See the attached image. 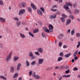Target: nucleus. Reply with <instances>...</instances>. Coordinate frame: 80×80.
Wrapping results in <instances>:
<instances>
[{
	"instance_id": "nucleus-1",
	"label": "nucleus",
	"mask_w": 80,
	"mask_h": 80,
	"mask_svg": "<svg viewBox=\"0 0 80 80\" xmlns=\"http://www.w3.org/2000/svg\"><path fill=\"white\" fill-rule=\"evenodd\" d=\"M68 6H71L72 5V4L70 2H66V5H64V8L66 9V10L68 11L69 13L70 14H72V11H71L70 9H68L69 8L68 7Z\"/></svg>"
},
{
	"instance_id": "nucleus-2",
	"label": "nucleus",
	"mask_w": 80,
	"mask_h": 80,
	"mask_svg": "<svg viewBox=\"0 0 80 80\" xmlns=\"http://www.w3.org/2000/svg\"><path fill=\"white\" fill-rule=\"evenodd\" d=\"M12 53L13 52H10L9 54L6 57L5 59L6 62H8L10 60V59H11V56H12Z\"/></svg>"
},
{
	"instance_id": "nucleus-3",
	"label": "nucleus",
	"mask_w": 80,
	"mask_h": 80,
	"mask_svg": "<svg viewBox=\"0 0 80 80\" xmlns=\"http://www.w3.org/2000/svg\"><path fill=\"white\" fill-rule=\"evenodd\" d=\"M62 18H61L60 19L62 22H65V18H67V16L64 14H63L62 15Z\"/></svg>"
},
{
	"instance_id": "nucleus-4",
	"label": "nucleus",
	"mask_w": 80,
	"mask_h": 80,
	"mask_svg": "<svg viewBox=\"0 0 80 80\" xmlns=\"http://www.w3.org/2000/svg\"><path fill=\"white\" fill-rule=\"evenodd\" d=\"M25 10L23 9H21L19 11V15H22V14H23L24 13H25Z\"/></svg>"
},
{
	"instance_id": "nucleus-5",
	"label": "nucleus",
	"mask_w": 80,
	"mask_h": 80,
	"mask_svg": "<svg viewBox=\"0 0 80 80\" xmlns=\"http://www.w3.org/2000/svg\"><path fill=\"white\" fill-rule=\"evenodd\" d=\"M53 27L51 24H49V30L50 32H52L53 31Z\"/></svg>"
},
{
	"instance_id": "nucleus-6",
	"label": "nucleus",
	"mask_w": 80,
	"mask_h": 80,
	"mask_svg": "<svg viewBox=\"0 0 80 80\" xmlns=\"http://www.w3.org/2000/svg\"><path fill=\"white\" fill-rule=\"evenodd\" d=\"M57 17V15L56 14H53L50 15L49 16V18L50 19H53L54 18H56Z\"/></svg>"
},
{
	"instance_id": "nucleus-7",
	"label": "nucleus",
	"mask_w": 80,
	"mask_h": 80,
	"mask_svg": "<svg viewBox=\"0 0 80 80\" xmlns=\"http://www.w3.org/2000/svg\"><path fill=\"white\" fill-rule=\"evenodd\" d=\"M26 5L27 4L25 2H23L21 4H20L19 6L21 8V7H25Z\"/></svg>"
},
{
	"instance_id": "nucleus-8",
	"label": "nucleus",
	"mask_w": 80,
	"mask_h": 80,
	"mask_svg": "<svg viewBox=\"0 0 80 80\" xmlns=\"http://www.w3.org/2000/svg\"><path fill=\"white\" fill-rule=\"evenodd\" d=\"M43 29L44 31V32H47V33H49V32H50L49 30H48V29L47 28H46V27H43Z\"/></svg>"
},
{
	"instance_id": "nucleus-9",
	"label": "nucleus",
	"mask_w": 80,
	"mask_h": 80,
	"mask_svg": "<svg viewBox=\"0 0 80 80\" xmlns=\"http://www.w3.org/2000/svg\"><path fill=\"white\" fill-rule=\"evenodd\" d=\"M0 21L2 23H5V19L2 17H0Z\"/></svg>"
},
{
	"instance_id": "nucleus-10",
	"label": "nucleus",
	"mask_w": 80,
	"mask_h": 80,
	"mask_svg": "<svg viewBox=\"0 0 80 80\" xmlns=\"http://www.w3.org/2000/svg\"><path fill=\"white\" fill-rule=\"evenodd\" d=\"M31 7L33 9V10H36L37 9V7H36V6L34 5L33 4L31 3Z\"/></svg>"
},
{
	"instance_id": "nucleus-11",
	"label": "nucleus",
	"mask_w": 80,
	"mask_h": 80,
	"mask_svg": "<svg viewBox=\"0 0 80 80\" xmlns=\"http://www.w3.org/2000/svg\"><path fill=\"white\" fill-rule=\"evenodd\" d=\"M43 62V59H40L38 60V64H42Z\"/></svg>"
},
{
	"instance_id": "nucleus-12",
	"label": "nucleus",
	"mask_w": 80,
	"mask_h": 80,
	"mask_svg": "<svg viewBox=\"0 0 80 80\" xmlns=\"http://www.w3.org/2000/svg\"><path fill=\"white\" fill-rule=\"evenodd\" d=\"M19 35L21 38H25V35L22 33H19Z\"/></svg>"
},
{
	"instance_id": "nucleus-13",
	"label": "nucleus",
	"mask_w": 80,
	"mask_h": 80,
	"mask_svg": "<svg viewBox=\"0 0 80 80\" xmlns=\"http://www.w3.org/2000/svg\"><path fill=\"white\" fill-rule=\"evenodd\" d=\"M22 66V65L20 63H19L17 66V69L18 70H19L20 68V67Z\"/></svg>"
},
{
	"instance_id": "nucleus-14",
	"label": "nucleus",
	"mask_w": 80,
	"mask_h": 80,
	"mask_svg": "<svg viewBox=\"0 0 80 80\" xmlns=\"http://www.w3.org/2000/svg\"><path fill=\"white\" fill-rule=\"evenodd\" d=\"M71 19H68L67 20L66 23V25H69V24H70V23L71 22Z\"/></svg>"
},
{
	"instance_id": "nucleus-15",
	"label": "nucleus",
	"mask_w": 80,
	"mask_h": 80,
	"mask_svg": "<svg viewBox=\"0 0 80 80\" xmlns=\"http://www.w3.org/2000/svg\"><path fill=\"white\" fill-rule=\"evenodd\" d=\"M78 50H77L74 53L73 57H76L77 55L78 54Z\"/></svg>"
},
{
	"instance_id": "nucleus-16",
	"label": "nucleus",
	"mask_w": 80,
	"mask_h": 80,
	"mask_svg": "<svg viewBox=\"0 0 80 80\" xmlns=\"http://www.w3.org/2000/svg\"><path fill=\"white\" fill-rule=\"evenodd\" d=\"M38 51L40 52V53H42L43 52V49L42 48H39L38 49Z\"/></svg>"
},
{
	"instance_id": "nucleus-17",
	"label": "nucleus",
	"mask_w": 80,
	"mask_h": 80,
	"mask_svg": "<svg viewBox=\"0 0 80 80\" xmlns=\"http://www.w3.org/2000/svg\"><path fill=\"white\" fill-rule=\"evenodd\" d=\"M38 13L39 15H42L43 14L42 12L40 10H38Z\"/></svg>"
},
{
	"instance_id": "nucleus-18",
	"label": "nucleus",
	"mask_w": 80,
	"mask_h": 80,
	"mask_svg": "<svg viewBox=\"0 0 80 80\" xmlns=\"http://www.w3.org/2000/svg\"><path fill=\"white\" fill-rule=\"evenodd\" d=\"M70 55H71V53H69L66 54L65 55V57L66 58H68V57H69V56H70Z\"/></svg>"
},
{
	"instance_id": "nucleus-19",
	"label": "nucleus",
	"mask_w": 80,
	"mask_h": 80,
	"mask_svg": "<svg viewBox=\"0 0 80 80\" xmlns=\"http://www.w3.org/2000/svg\"><path fill=\"white\" fill-rule=\"evenodd\" d=\"M0 78H1V79H3L4 80H6L7 78L5 77H4L3 76H0Z\"/></svg>"
},
{
	"instance_id": "nucleus-20",
	"label": "nucleus",
	"mask_w": 80,
	"mask_h": 80,
	"mask_svg": "<svg viewBox=\"0 0 80 80\" xmlns=\"http://www.w3.org/2000/svg\"><path fill=\"white\" fill-rule=\"evenodd\" d=\"M18 73H16L14 74V75L12 77V78H16V77H17V76H18Z\"/></svg>"
},
{
	"instance_id": "nucleus-21",
	"label": "nucleus",
	"mask_w": 80,
	"mask_h": 80,
	"mask_svg": "<svg viewBox=\"0 0 80 80\" xmlns=\"http://www.w3.org/2000/svg\"><path fill=\"white\" fill-rule=\"evenodd\" d=\"M16 23L18 27H19L21 25V22L20 21H17Z\"/></svg>"
},
{
	"instance_id": "nucleus-22",
	"label": "nucleus",
	"mask_w": 80,
	"mask_h": 80,
	"mask_svg": "<svg viewBox=\"0 0 80 80\" xmlns=\"http://www.w3.org/2000/svg\"><path fill=\"white\" fill-rule=\"evenodd\" d=\"M70 75H63L62 76V77H63V78H68V77H70Z\"/></svg>"
},
{
	"instance_id": "nucleus-23",
	"label": "nucleus",
	"mask_w": 80,
	"mask_h": 80,
	"mask_svg": "<svg viewBox=\"0 0 80 80\" xmlns=\"http://www.w3.org/2000/svg\"><path fill=\"white\" fill-rule=\"evenodd\" d=\"M63 60V58L59 57L58 59V62H60V61Z\"/></svg>"
},
{
	"instance_id": "nucleus-24",
	"label": "nucleus",
	"mask_w": 80,
	"mask_h": 80,
	"mask_svg": "<svg viewBox=\"0 0 80 80\" xmlns=\"http://www.w3.org/2000/svg\"><path fill=\"white\" fill-rule=\"evenodd\" d=\"M34 77V78H35L36 79H38L40 78V76L38 75H36Z\"/></svg>"
},
{
	"instance_id": "nucleus-25",
	"label": "nucleus",
	"mask_w": 80,
	"mask_h": 80,
	"mask_svg": "<svg viewBox=\"0 0 80 80\" xmlns=\"http://www.w3.org/2000/svg\"><path fill=\"white\" fill-rule=\"evenodd\" d=\"M18 58H18V57H14V60L15 62H16V61H17V60H18Z\"/></svg>"
},
{
	"instance_id": "nucleus-26",
	"label": "nucleus",
	"mask_w": 80,
	"mask_h": 80,
	"mask_svg": "<svg viewBox=\"0 0 80 80\" xmlns=\"http://www.w3.org/2000/svg\"><path fill=\"white\" fill-rule=\"evenodd\" d=\"M74 13H79V12H80V11L78 9H76L74 10Z\"/></svg>"
},
{
	"instance_id": "nucleus-27",
	"label": "nucleus",
	"mask_w": 80,
	"mask_h": 80,
	"mask_svg": "<svg viewBox=\"0 0 80 80\" xmlns=\"http://www.w3.org/2000/svg\"><path fill=\"white\" fill-rule=\"evenodd\" d=\"M31 64V65H35L36 64V61H34L32 62Z\"/></svg>"
},
{
	"instance_id": "nucleus-28",
	"label": "nucleus",
	"mask_w": 80,
	"mask_h": 80,
	"mask_svg": "<svg viewBox=\"0 0 80 80\" xmlns=\"http://www.w3.org/2000/svg\"><path fill=\"white\" fill-rule=\"evenodd\" d=\"M32 55H33V52H30L29 53V56L30 57H32Z\"/></svg>"
},
{
	"instance_id": "nucleus-29",
	"label": "nucleus",
	"mask_w": 80,
	"mask_h": 80,
	"mask_svg": "<svg viewBox=\"0 0 80 80\" xmlns=\"http://www.w3.org/2000/svg\"><path fill=\"white\" fill-rule=\"evenodd\" d=\"M26 64L27 67H29V66H30V63H29V62H28V61H26Z\"/></svg>"
},
{
	"instance_id": "nucleus-30",
	"label": "nucleus",
	"mask_w": 80,
	"mask_h": 80,
	"mask_svg": "<svg viewBox=\"0 0 80 80\" xmlns=\"http://www.w3.org/2000/svg\"><path fill=\"white\" fill-rule=\"evenodd\" d=\"M28 33L29 35L30 36H31V37H34V35H33V34L32 33H31L30 32H28Z\"/></svg>"
},
{
	"instance_id": "nucleus-31",
	"label": "nucleus",
	"mask_w": 80,
	"mask_h": 80,
	"mask_svg": "<svg viewBox=\"0 0 80 80\" xmlns=\"http://www.w3.org/2000/svg\"><path fill=\"white\" fill-rule=\"evenodd\" d=\"M38 32V29H37L33 30V33H37Z\"/></svg>"
},
{
	"instance_id": "nucleus-32",
	"label": "nucleus",
	"mask_w": 80,
	"mask_h": 80,
	"mask_svg": "<svg viewBox=\"0 0 80 80\" xmlns=\"http://www.w3.org/2000/svg\"><path fill=\"white\" fill-rule=\"evenodd\" d=\"M0 48H3V43L2 42H0Z\"/></svg>"
},
{
	"instance_id": "nucleus-33",
	"label": "nucleus",
	"mask_w": 80,
	"mask_h": 80,
	"mask_svg": "<svg viewBox=\"0 0 80 80\" xmlns=\"http://www.w3.org/2000/svg\"><path fill=\"white\" fill-rule=\"evenodd\" d=\"M14 71V68H13V67H11V72H13Z\"/></svg>"
},
{
	"instance_id": "nucleus-34",
	"label": "nucleus",
	"mask_w": 80,
	"mask_h": 80,
	"mask_svg": "<svg viewBox=\"0 0 80 80\" xmlns=\"http://www.w3.org/2000/svg\"><path fill=\"white\" fill-rule=\"evenodd\" d=\"M28 11H29L30 12H32V8H31V7H28Z\"/></svg>"
},
{
	"instance_id": "nucleus-35",
	"label": "nucleus",
	"mask_w": 80,
	"mask_h": 80,
	"mask_svg": "<svg viewBox=\"0 0 80 80\" xmlns=\"http://www.w3.org/2000/svg\"><path fill=\"white\" fill-rule=\"evenodd\" d=\"M74 33H75V31H74V30H73L71 31V35H74Z\"/></svg>"
},
{
	"instance_id": "nucleus-36",
	"label": "nucleus",
	"mask_w": 80,
	"mask_h": 80,
	"mask_svg": "<svg viewBox=\"0 0 80 80\" xmlns=\"http://www.w3.org/2000/svg\"><path fill=\"white\" fill-rule=\"evenodd\" d=\"M13 19H14V20H16V21H18V20H19L18 18H17V17L13 18Z\"/></svg>"
},
{
	"instance_id": "nucleus-37",
	"label": "nucleus",
	"mask_w": 80,
	"mask_h": 80,
	"mask_svg": "<svg viewBox=\"0 0 80 80\" xmlns=\"http://www.w3.org/2000/svg\"><path fill=\"white\" fill-rule=\"evenodd\" d=\"M78 70V68L75 67L73 68V70H74V71H77Z\"/></svg>"
},
{
	"instance_id": "nucleus-38",
	"label": "nucleus",
	"mask_w": 80,
	"mask_h": 80,
	"mask_svg": "<svg viewBox=\"0 0 80 80\" xmlns=\"http://www.w3.org/2000/svg\"><path fill=\"white\" fill-rule=\"evenodd\" d=\"M65 67L64 66H62L60 67V68H59L61 70H62V69H63V68H64Z\"/></svg>"
},
{
	"instance_id": "nucleus-39",
	"label": "nucleus",
	"mask_w": 80,
	"mask_h": 80,
	"mask_svg": "<svg viewBox=\"0 0 80 80\" xmlns=\"http://www.w3.org/2000/svg\"><path fill=\"white\" fill-rule=\"evenodd\" d=\"M69 18H71L72 19H74V16H73L71 15L69 16Z\"/></svg>"
},
{
	"instance_id": "nucleus-40",
	"label": "nucleus",
	"mask_w": 80,
	"mask_h": 80,
	"mask_svg": "<svg viewBox=\"0 0 80 80\" xmlns=\"http://www.w3.org/2000/svg\"><path fill=\"white\" fill-rule=\"evenodd\" d=\"M40 10H41V11H42L43 12H45V9H44V8H40Z\"/></svg>"
},
{
	"instance_id": "nucleus-41",
	"label": "nucleus",
	"mask_w": 80,
	"mask_h": 80,
	"mask_svg": "<svg viewBox=\"0 0 80 80\" xmlns=\"http://www.w3.org/2000/svg\"><path fill=\"white\" fill-rule=\"evenodd\" d=\"M42 37L43 38H45L46 37V36L45 35V34H44L43 32L42 33Z\"/></svg>"
},
{
	"instance_id": "nucleus-42",
	"label": "nucleus",
	"mask_w": 80,
	"mask_h": 80,
	"mask_svg": "<svg viewBox=\"0 0 80 80\" xmlns=\"http://www.w3.org/2000/svg\"><path fill=\"white\" fill-rule=\"evenodd\" d=\"M77 6V3L76 2H74L73 4V6L74 7H75Z\"/></svg>"
},
{
	"instance_id": "nucleus-43",
	"label": "nucleus",
	"mask_w": 80,
	"mask_h": 80,
	"mask_svg": "<svg viewBox=\"0 0 80 80\" xmlns=\"http://www.w3.org/2000/svg\"><path fill=\"white\" fill-rule=\"evenodd\" d=\"M62 46V42H60L59 43V46L60 47H61Z\"/></svg>"
},
{
	"instance_id": "nucleus-44",
	"label": "nucleus",
	"mask_w": 80,
	"mask_h": 80,
	"mask_svg": "<svg viewBox=\"0 0 80 80\" xmlns=\"http://www.w3.org/2000/svg\"><path fill=\"white\" fill-rule=\"evenodd\" d=\"M36 75L35 74V72H33L32 73V77H34Z\"/></svg>"
},
{
	"instance_id": "nucleus-45",
	"label": "nucleus",
	"mask_w": 80,
	"mask_h": 80,
	"mask_svg": "<svg viewBox=\"0 0 80 80\" xmlns=\"http://www.w3.org/2000/svg\"><path fill=\"white\" fill-rule=\"evenodd\" d=\"M0 5H3V2L2 1L0 0Z\"/></svg>"
},
{
	"instance_id": "nucleus-46",
	"label": "nucleus",
	"mask_w": 80,
	"mask_h": 80,
	"mask_svg": "<svg viewBox=\"0 0 80 80\" xmlns=\"http://www.w3.org/2000/svg\"><path fill=\"white\" fill-rule=\"evenodd\" d=\"M29 75L30 76H32V71H30L29 72Z\"/></svg>"
},
{
	"instance_id": "nucleus-47",
	"label": "nucleus",
	"mask_w": 80,
	"mask_h": 80,
	"mask_svg": "<svg viewBox=\"0 0 80 80\" xmlns=\"http://www.w3.org/2000/svg\"><path fill=\"white\" fill-rule=\"evenodd\" d=\"M76 36L78 37H80V34L79 33H77L76 34Z\"/></svg>"
},
{
	"instance_id": "nucleus-48",
	"label": "nucleus",
	"mask_w": 80,
	"mask_h": 80,
	"mask_svg": "<svg viewBox=\"0 0 80 80\" xmlns=\"http://www.w3.org/2000/svg\"><path fill=\"white\" fill-rule=\"evenodd\" d=\"M60 55L61 57H63V53L62 52L60 53Z\"/></svg>"
},
{
	"instance_id": "nucleus-49",
	"label": "nucleus",
	"mask_w": 80,
	"mask_h": 80,
	"mask_svg": "<svg viewBox=\"0 0 80 80\" xmlns=\"http://www.w3.org/2000/svg\"><path fill=\"white\" fill-rule=\"evenodd\" d=\"M35 53V55H40V53L38 52H36Z\"/></svg>"
},
{
	"instance_id": "nucleus-50",
	"label": "nucleus",
	"mask_w": 80,
	"mask_h": 80,
	"mask_svg": "<svg viewBox=\"0 0 80 80\" xmlns=\"http://www.w3.org/2000/svg\"><path fill=\"white\" fill-rule=\"evenodd\" d=\"M31 59H35V56H34L33 55L31 56Z\"/></svg>"
},
{
	"instance_id": "nucleus-51",
	"label": "nucleus",
	"mask_w": 80,
	"mask_h": 80,
	"mask_svg": "<svg viewBox=\"0 0 80 80\" xmlns=\"http://www.w3.org/2000/svg\"><path fill=\"white\" fill-rule=\"evenodd\" d=\"M68 47V46L67 45H64L63 46V48H67Z\"/></svg>"
},
{
	"instance_id": "nucleus-52",
	"label": "nucleus",
	"mask_w": 80,
	"mask_h": 80,
	"mask_svg": "<svg viewBox=\"0 0 80 80\" xmlns=\"http://www.w3.org/2000/svg\"><path fill=\"white\" fill-rule=\"evenodd\" d=\"M52 12H57V9H52Z\"/></svg>"
},
{
	"instance_id": "nucleus-53",
	"label": "nucleus",
	"mask_w": 80,
	"mask_h": 80,
	"mask_svg": "<svg viewBox=\"0 0 80 80\" xmlns=\"http://www.w3.org/2000/svg\"><path fill=\"white\" fill-rule=\"evenodd\" d=\"M70 69H68V70L66 71V73H68Z\"/></svg>"
},
{
	"instance_id": "nucleus-54",
	"label": "nucleus",
	"mask_w": 80,
	"mask_h": 80,
	"mask_svg": "<svg viewBox=\"0 0 80 80\" xmlns=\"http://www.w3.org/2000/svg\"><path fill=\"white\" fill-rule=\"evenodd\" d=\"M46 70H47V71H50V68H47L46 69Z\"/></svg>"
},
{
	"instance_id": "nucleus-55",
	"label": "nucleus",
	"mask_w": 80,
	"mask_h": 80,
	"mask_svg": "<svg viewBox=\"0 0 80 80\" xmlns=\"http://www.w3.org/2000/svg\"><path fill=\"white\" fill-rule=\"evenodd\" d=\"M70 29H68L67 31V33H70Z\"/></svg>"
},
{
	"instance_id": "nucleus-56",
	"label": "nucleus",
	"mask_w": 80,
	"mask_h": 80,
	"mask_svg": "<svg viewBox=\"0 0 80 80\" xmlns=\"http://www.w3.org/2000/svg\"><path fill=\"white\" fill-rule=\"evenodd\" d=\"M78 59V57H75L74 58V59L75 60H77Z\"/></svg>"
},
{
	"instance_id": "nucleus-57",
	"label": "nucleus",
	"mask_w": 80,
	"mask_h": 80,
	"mask_svg": "<svg viewBox=\"0 0 80 80\" xmlns=\"http://www.w3.org/2000/svg\"><path fill=\"white\" fill-rule=\"evenodd\" d=\"M71 62H72V63H73V62H75V60H74V59H73L72 60Z\"/></svg>"
},
{
	"instance_id": "nucleus-58",
	"label": "nucleus",
	"mask_w": 80,
	"mask_h": 80,
	"mask_svg": "<svg viewBox=\"0 0 80 80\" xmlns=\"http://www.w3.org/2000/svg\"><path fill=\"white\" fill-rule=\"evenodd\" d=\"M53 8H56V7H57V6L56 5H54V6H53L52 7Z\"/></svg>"
},
{
	"instance_id": "nucleus-59",
	"label": "nucleus",
	"mask_w": 80,
	"mask_h": 80,
	"mask_svg": "<svg viewBox=\"0 0 80 80\" xmlns=\"http://www.w3.org/2000/svg\"><path fill=\"white\" fill-rule=\"evenodd\" d=\"M60 35L61 37H63L64 36V34H61Z\"/></svg>"
},
{
	"instance_id": "nucleus-60",
	"label": "nucleus",
	"mask_w": 80,
	"mask_h": 80,
	"mask_svg": "<svg viewBox=\"0 0 80 80\" xmlns=\"http://www.w3.org/2000/svg\"><path fill=\"white\" fill-rule=\"evenodd\" d=\"M53 67H51L50 68H49V69L50 70H52L53 69Z\"/></svg>"
},
{
	"instance_id": "nucleus-61",
	"label": "nucleus",
	"mask_w": 80,
	"mask_h": 80,
	"mask_svg": "<svg viewBox=\"0 0 80 80\" xmlns=\"http://www.w3.org/2000/svg\"><path fill=\"white\" fill-rule=\"evenodd\" d=\"M58 68H59L58 66H57V67H55V69H57Z\"/></svg>"
},
{
	"instance_id": "nucleus-62",
	"label": "nucleus",
	"mask_w": 80,
	"mask_h": 80,
	"mask_svg": "<svg viewBox=\"0 0 80 80\" xmlns=\"http://www.w3.org/2000/svg\"><path fill=\"white\" fill-rule=\"evenodd\" d=\"M22 80V77H20L19 78L18 80Z\"/></svg>"
},
{
	"instance_id": "nucleus-63",
	"label": "nucleus",
	"mask_w": 80,
	"mask_h": 80,
	"mask_svg": "<svg viewBox=\"0 0 80 80\" xmlns=\"http://www.w3.org/2000/svg\"><path fill=\"white\" fill-rule=\"evenodd\" d=\"M59 0V2L60 3H62V0Z\"/></svg>"
},
{
	"instance_id": "nucleus-64",
	"label": "nucleus",
	"mask_w": 80,
	"mask_h": 80,
	"mask_svg": "<svg viewBox=\"0 0 80 80\" xmlns=\"http://www.w3.org/2000/svg\"><path fill=\"white\" fill-rule=\"evenodd\" d=\"M80 45H78V44L77 46V48H79V47H80Z\"/></svg>"
}]
</instances>
